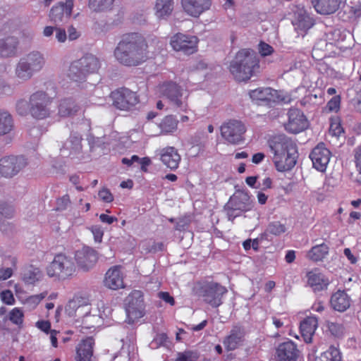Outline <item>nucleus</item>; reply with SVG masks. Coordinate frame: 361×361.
I'll use <instances>...</instances> for the list:
<instances>
[{"instance_id":"f257e3e1","label":"nucleus","mask_w":361,"mask_h":361,"mask_svg":"<svg viewBox=\"0 0 361 361\" xmlns=\"http://www.w3.org/2000/svg\"><path fill=\"white\" fill-rule=\"evenodd\" d=\"M118 62L123 66H137L149 59L145 38L136 32L124 35L114 52Z\"/></svg>"},{"instance_id":"f03ea898","label":"nucleus","mask_w":361,"mask_h":361,"mask_svg":"<svg viewBox=\"0 0 361 361\" xmlns=\"http://www.w3.org/2000/svg\"><path fill=\"white\" fill-rule=\"evenodd\" d=\"M268 145L273 153V162L278 171L291 170L295 165L298 158L296 145L283 134L271 136L268 140Z\"/></svg>"},{"instance_id":"7ed1b4c3","label":"nucleus","mask_w":361,"mask_h":361,"mask_svg":"<svg viewBox=\"0 0 361 361\" xmlns=\"http://www.w3.org/2000/svg\"><path fill=\"white\" fill-rule=\"evenodd\" d=\"M259 68V60L252 49H243L231 62L229 70L238 81H246Z\"/></svg>"},{"instance_id":"20e7f679","label":"nucleus","mask_w":361,"mask_h":361,"mask_svg":"<svg viewBox=\"0 0 361 361\" xmlns=\"http://www.w3.org/2000/svg\"><path fill=\"white\" fill-rule=\"evenodd\" d=\"M100 67V61L96 56L86 54L71 62L67 76L72 81L82 82L86 80L88 75L97 73Z\"/></svg>"},{"instance_id":"39448f33","label":"nucleus","mask_w":361,"mask_h":361,"mask_svg":"<svg viewBox=\"0 0 361 361\" xmlns=\"http://www.w3.org/2000/svg\"><path fill=\"white\" fill-rule=\"evenodd\" d=\"M195 294L212 307H218L222 304V298L227 293L226 286L213 281L198 282L195 288Z\"/></svg>"},{"instance_id":"423d86ee","label":"nucleus","mask_w":361,"mask_h":361,"mask_svg":"<svg viewBox=\"0 0 361 361\" xmlns=\"http://www.w3.org/2000/svg\"><path fill=\"white\" fill-rule=\"evenodd\" d=\"M75 271L76 267L73 259L62 253L56 255L46 268L47 276L59 281L71 278Z\"/></svg>"},{"instance_id":"0eeeda50","label":"nucleus","mask_w":361,"mask_h":361,"mask_svg":"<svg viewBox=\"0 0 361 361\" xmlns=\"http://www.w3.org/2000/svg\"><path fill=\"white\" fill-rule=\"evenodd\" d=\"M54 92V97L42 90L36 91L30 95L29 113L34 118L42 120L51 116L52 111L50 106L56 95V91Z\"/></svg>"},{"instance_id":"6e6552de","label":"nucleus","mask_w":361,"mask_h":361,"mask_svg":"<svg viewBox=\"0 0 361 361\" xmlns=\"http://www.w3.org/2000/svg\"><path fill=\"white\" fill-rule=\"evenodd\" d=\"M45 63L44 59L39 51H32L20 59L16 68V75L22 80L30 79L35 72L40 71Z\"/></svg>"},{"instance_id":"1a4fd4ad","label":"nucleus","mask_w":361,"mask_h":361,"mask_svg":"<svg viewBox=\"0 0 361 361\" xmlns=\"http://www.w3.org/2000/svg\"><path fill=\"white\" fill-rule=\"evenodd\" d=\"M249 96L255 104L259 106H271L275 103H290L289 95H283L281 91L271 87H258L250 90Z\"/></svg>"},{"instance_id":"9d476101","label":"nucleus","mask_w":361,"mask_h":361,"mask_svg":"<svg viewBox=\"0 0 361 361\" xmlns=\"http://www.w3.org/2000/svg\"><path fill=\"white\" fill-rule=\"evenodd\" d=\"M110 97L113 106L121 111H129L140 102L137 93L125 87L112 91Z\"/></svg>"},{"instance_id":"9b49d317","label":"nucleus","mask_w":361,"mask_h":361,"mask_svg":"<svg viewBox=\"0 0 361 361\" xmlns=\"http://www.w3.org/2000/svg\"><path fill=\"white\" fill-rule=\"evenodd\" d=\"M159 89L161 94L167 98L171 105L180 111H187L188 96H183V90L178 84L173 82H166L160 85Z\"/></svg>"},{"instance_id":"f8f14e48","label":"nucleus","mask_w":361,"mask_h":361,"mask_svg":"<svg viewBox=\"0 0 361 361\" xmlns=\"http://www.w3.org/2000/svg\"><path fill=\"white\" fill-rule=\"evenodd\" d=\"M252 208V202L246 193L238 194L231 197L225 206L228 219L231 221L240 216L242 212L250 211Z\"/></svg>"},{"instance_id":"ddd939ff","label":"nucleus","mask_w":361,"mask_h":361,"mask_svg":"<svg viewBox=\"0 0 361 361\" xmlns=\"http://www.w3.org/2000/svg\"><path fill=\"white\" fill-rule=\"evenodd\" d=\"M246 128L240 121L231 119L221 126V134L224 139L232 145H238L243 142Z\"/></svg>"},{"instance_id":"4468645a","label":"nucleus","mask_w":361,"mask_h":361,"mask_svg":"<svg viewBox=\"0 0 361 361\" xmlns=\"http://www.w3.org/2000/svg\"><path fill=\"white\" fill-rule=\"evenodd\" d=\"M74 259L80 269L84 271H88L97 263L99 259V253L96 250L91 247L83 246L75 251Z\"/></svg>"},{"instance_id":"2eb2a0df","label":"nucleus","mask_w":361,"mask_h":361,"mask_svg":"<svg viewBox=\"0 0 361 361\" xmlns=\"http://www.w3.org/2000/svg\"><path fill=\"white\" fill-rule=\"evenodd\" d=\"M198 39L195 36L176 33L171 37L170 44L176 51H182L185 54H192L197 50Z\"/></svg>"},{"instance_id":"dca6fc26","label":"nucleus","mask_w":361,"mask_h":361,"mask_svg":"<svg viewBox=\"0 0 361 361\" xmlns=\"http://www.w3.org/2000/svg\"><path fill=\"white\" fill-rule=\"evenodd\" d=\"M27 165L23 156H8L0 159V173L6 178L12 177Z\"/></svg>"},{"instance_id":"f3484780","label":"nucleus","mask_w":361,"mask_h":361,"mask_svg":"<svg viewBox=\"0 0 361 361\" xmlns=\"http://www.w3.org/2000/svg\"><path fill=\"white\" fill-rule=\"evenodd\" d=\"M288 121L285 129L291 133L297 134L307 128L309 122L303 112L298 109H290L288 113Z\"/></svg>"},{"instance_id":"a211bd4d","label":"nucleus","mask_w":361,"mask_h":361,"mask_svg":"<svg viewBox=\"0 0 361 361\" xmlns=\"http://www.w3.org/2000/svg\"><path fill=\"white\" fill-rule=\"evenodd\" d=\"M331 157V152L325 147L323 142L319 143L310 154L313 166L321 172L326 171Z\"/></svg>"},{"instance_id":"6ab92c4d","label":"nucleus","mask_w":361,"mask_h":361,"mask_svg":"<svg viewBox=\"0 0 361 361\" xmlns=\"http://www.w3.org/2000/svg\"><path fill=\"white\" fill-rule=\"evenodd\" d=\"M298 357L299 350L292 341L280 343L276 349L277 361H297Z\"/></svg>"},{"instance_id":"aec40b11","label":"nucleus","mask_w":361,"mask_h":361,"mask_svg":"<svg viewBox=\"0 0 361 361\" xmlns=\"http://www.w3.org/2000/svg\"><path fill=\"white\" fill-rule=\"evenodd\" d=\"M124 276L121 266H114L106 272L104 279V286L111 290L124 288Z\"/></svg>"},{"instance_id":"412c9836","label":"nucleus","mask_w":361,"mask_h":361,"mask_svg":"<svg viewBox=\"0 0 361 361\" xmlns=\"http://www.w3.org/2000/svg\"><path fill=\"white\" fill-rule=\"evenodd\" d=\"M307 282L314 292L326 290L330 281L318 268H314L306 274Z\"/></svg>"},{"instance_id":"4be33fe9","label":"nucleus","mask_w":361,"mask_h":361,"mask_svg":"<svg viewBox=\"0 0 361 361\" xmlns=\"http://www.w3.org/2000/svg\"><path fill=\"white\" fill-rule=\"evenodd\" d=\"M180 1L184 11L192 17H199L212 6V0H180Z\"/></svg>"},{"instance_id":"5701e85b","label":"nucleus","mask_w":361,"mask_h":361,"mask_svg":"<svg viewBox=\"0 0 361 361\" xmlns=\"http://www.w3.org/2000/svg\"><path fill=\"white\" fill-rule=\"evenodd\" d=\"M245 331L240 326H234L229 334L226 336L223 343L227 351H232L242 345L245 340Z\"/></svg>"},{"instance_id":"b1692460","label":"nucleus","mask_w":361,"mask_h":361,"mask_svg":"<svg viewBox=\"0 0 361 361\" xmlns=\"http://www.w3.org/2000/svg\"><path fill=\"white\" fill-rule=\"evenodd\" d=\"M73 8V0H66L65 3H59L53 6L49 13L51 21L54 23L62 22L64 18H68Z\"/></svg>"},{"instance_id":"393cba45","label":"nucleus","mask_w":361,"mask_h":361,"mask_svg":"<svg viewBox=\"0 0 361 361\" xmlns=\"http://www.w3.org/2000/svg\"><path fill=\"white\" fill-rule=\"evenodd\" d=\"M94 346V339L92 336L82 339L76 347L75 361H91Z\"/></svg>"},{"instance_id":"a878e982","label":"nucleus","mask_w":361,"mask_h":361,"mask_svg":"<svg viewBox=\"0 0 361 361\" xmlns=\"http://www.w3.org/2000/svg\"><path fill=\"white\" fill-rule=\"evenodd\" d=\"M160 159L164 165L171 170L178 169L180 161V155L174 147H166L160 150Z\"/></svg>"},{"instance_id":"bb28decb","label":"nucleus","mask_w":361,"mask_h":361,"mask_svg":"<svg viewBox=\"0 0 361 361\" xmlns=\"http://www.w3.org/2000/svg\"><path fill=\"white\" fill-rule=\"evenodd\" d=\"M318 326V320L316 317H307L304 319L300 325L301 335L306 343H311L312 336Z\"/></svg>"},{"instance_id":"cd10ccee","label":"nucleus","mask_w":361,"mask_h":361,"mask_svg":"<svg viewBox=\"0 0 361 361\" xmlns=\"http://www.w3.org/2000/svg\"><path fill=\"white\" fill-rule=\"evenodd\" d=\"M350 298L345 290H338L332 294L330 303L334 310L338 312H344L350 306Z\"/></svg>"},{"instance_id":"c85d7f7f","label":"nucleus","mask_w":361,"mask_h":361,"mask_svg":"<svg viewBox=\"0 0 361 361\" xmlns=\"http://www.w3.org/2000/svg\"><path fill=\"white\" fill-rule=\"evenodd\" d=\"M341 0H315L314 7L322 15L334 13L340 7Z\"/></svg>"},{"instance_id":"c756f323","label":"nucleus","mask_w":361,"mask_h":361,"mask_svg":"<svg viewBox=\"0 0 361 361\" xmlns=\"http://www.w3.org/2000/svg\"><path fill=\"white\" fill-rule=\"evenodd\" d=\"M174 0H155L154 13L158 18H166L173 12Z\"/></svg>"},{"instance_id":"7c9ffc66","label":"nucleus","mask_w":361,"mask_h":361,"mask_svg":"<svg viewBox=\"0 0 361 361\" xmlns=\"http://www.w3.org/2000/svg\"><path fill=\"white\" fill-rule=\"evenodd\" d=\"M78 110V105L71 98L63 99L59 102L58 113L60 116L68 117L73 116L75 114Z\"/></svg>"},{"instance_id":"2f4dec72","label":"nucleus","mask_w":361,"mask_h":361,"mask_svg":"<svg viewBox=\"0 0 361 361\" xmlns=\"http://www.w3.org/2000/svg\"><path fill=\"white\" fill-rule=\"evenodd\" d=\"M18 45L17 38L8 37L0 40V56L9 57L14 56Z\"/></svg>"},{"instance_id":"473e14b6","label":"nucleus","mask_w":361,"mask_h":361,"mask_svg":"<svg viewBox=\"0 0 361 361\" xmlns=\"http://www.w3.org/2000/svg\"><path fill=\"white\" fill-rule=\"evenodd\" d=\"M329 250V246L325 243H322L313 246L307 253V257L314 262L322 261L328 255Z\"/></svg>"},{"instance_id":"72a5a7b5","label":"nucleus","mask_w":361,"mask_h":361,"mask_svg":"<svg viewBox=\"0 0 361 361\" xmlns=\"http://www.w3.org/2000/svg\"><path fill=\"white\" fill-rule=\"evenodd\" d=\"M42 276L43 274L39 268L30 265L24 270L23 280L27 284H35L39 281Z\"/></svg>"},{"instance_id":"f704fd0d","label":"nucleus","mask_w":361,"mask_h":361,"mask_svg":"<svg viewBox=\"0 0 361 361\" xmlns=\"http://www.w3.org/2000/svg\"><path fill=\"white\" fill-rule=\"evenodd\" d=\"M13 126L11 115L6 111H0V135L9 133Z\"/></svg>"},{"instance_id":"c9c22d12","label":"nucleus","mask_w":361,"mask_h":361,"mask_svg":"<svg viewBox=\"0 0 361 361\" xmlns=\"http://www.w3.org/2000/svg\"><path fill=\"white\" fill-rule=\"evenodd\" d=\"M126 312L128 323L133 324L145 315V305L132 306L130 305H126Z\"/></svg>"},{"instance_id":"e433bc0d","label":"nucleus","mask_w":361,"mask_h":361,"mask_svg":"<svg viewBox=\"0 0 361 361\" xmlns=\"http://www.w3.org/2000/svg\"><path fill=\"white\" fill-rule=\"evenodd\" d=\"M315 361H342L341 354L338 348L331 345L328 350L317 357Z\"/></svg>"},{"instance_id":"4c0bfd02","label":"nucleus","mask_w":361,"mask_h":361,"mask_svg":"<svg viewBox=\"0 0 361 361\" xmlns=\"http://www.w3.org/2000/svg\"><path fill=\"white\" fill-rule=\"evenodd\" d=\"M314 25V19L305 13L298 15L295 24L296 29L302 32H307Z\"/></svg>"},{"instance_id":"58836bf2","label":"nucleus","mask_w":361,"mask_h":361,"mask_svg":"<svg viewBox=\"0 0 361 361\" xmlns=\"http://www.w3.org/2000/svg\"><path fill=\"white\" fill-rule=\"evenodd\" d=\"M178 121L173 116H166L161 121L159 128L164 133H171L177 129Z\"/></svg>"},{"instance_id":"ea45409f","label":"nucleus","mask_w":361,"mask_h":361,"mask_svg":"<svg viewBox=\"0 0 361 361\" xmlns=\"http://www.w3.org/2000/svg\"><path fill=\"white\" fill-rule=\"evenodd\" d=\"M345 12L348 14V18L357 19L361 16V1H350L345 6Z\"/></svg>"},{"instance_id":"a19ab883","label":"nucleus","mask_w":361,"mask_h":361,"mask_svg":"<svg viewBox=\"0 0 361 361\" xmlns=\"http://www.w3.org/2000/svg\"><path fill=\"white\" fill-rule=\"evenodd\" d=\"M114 0H89V7L94 11L111 10Z\"/></svg>"},{"instance_id":"79ce46f5","label":"nucleus","mask_w":361,"mask_h":361,"mask_svg":"<svg viewBox=\"0 0 361 361\" xmlns=\"http://www.w3.org/2000/svg\"><path fill=\"white\" fill-rule=\"evenodd\" d=\"M126 305L144 306L143 293L140 290H133L126 298Z\"/></svg>"},{"instance_id":"37998d69","label":"nucleus","mask_w":361,"mask_h":361,"mask_svg":"<svg viewBox=\"0 0 361 361\" xmlns=\"http://www.w3.org/2000/svg\"><path fill=\"white\" fill-rule=\"evenodd\" d=\"M326 326L327 330L334 337L341 338L345 334V327L342 324L328 321L326 322Z\"/></svg>"},{"instance_id":"c03bdc74","label":"nucleus","mask_w":361,"mask_h":361,"mask_svg":"<svg viewBox=\"0 0 361 361\" xmlns=\"http://www.w3.org/2000/svg\"><path fill=\"white\" fill-rule=\"evenodd\" d=\"M14 214L13 207L5 202H0V221L11 219Z\"/></svg>"},{"instance_id":"a18cd8bd","label":"nucleus","mask_w":361,"mask_h":361,"mask_svg":"<svg viewBox=\"0 0 361 361\" xmlns=\"http://www.w3.org/2000/svg\"><path fill=\"white\" fill-rule=\"evenodd\" d=\"M24 314L23 311L18 308H13L9 313V320L17 325H20L23 322Z\"/></svg>"},{"instance_id":"49530a36","label":"nucleus","mask_w":361,"mask_h":361,"mask_svg":"<svg viewBox=\"0 0 361 361\" xmlns=\"http://www.w3.org/2000/svg\"><path fill=\"white\" fill-rule=\"evenodd\" d=\"M87 310L85 311V314L84 315L82 321V324L83 326L86 329H92L94 328V321L97 319V315H92L90 312V307H86Z\"/></svg>"},{"instance_id":"de8ad7c7","label":"nucleus","mask_w":361,"mask_h":361,"mask_svg":"<svg viewBox=\"0 0 361 361\" xmlns=\"http://www.w3.org/2000/svg\"><path fill=\"white\" fill-rule=\"evenodd\" d=\"M268 231L273 235H279L286 232V226L279 221H274L269 224Z\"/></svg>"},{"instance_id":"09e8293b","label":"nucleus","mask_w":361,"mask_h":361,"mask_svg":"<svg viewBox=\"0 0 361 361\" xmlns=\"http://www.w3.org/2000/svg\"><path fill=\"white\" fill-rule=\"evenodd\" d=\"M93 235L95 243H101L104 236V230L99 225H93L89 228Z\"/></svg>"},{"instance_id":"8fccbe9b","label":"nucleus","mask_w":361,"mask_h":361,"mask_svg":"<svg viewBox=\"0 0 361 361\" xmlns=\"http://www.w3.org/2000/svg\"><path fill=\"white\" fill-rule=\"evenodd\" d=\"M71 204V200L68 195H64L56 200V211L66 210Z\"/></svg>"},{"instance_id":"3c124183","label":"nucleus","mask_w":361,"mask_h":361,"mask_svg":"<svg viewBox=\"0 0 361 361\" xmlns=\"http://www.w3.org/2000/svg\"><path fill=\"white\" fill-rule=\"evenodd\" d=\"M329 133L334 136L338 137L343 133L341 123L336 120H332L330 123Z\"/></svg>"},{"instance_id":"603ef678","label":"nucleus","mask_w":361,"mask_h":361,"mask_svg":"<svg viewBox=\"0 0 361 361\" xmlns=\"http://www.w3.org/2000/svg\"><path fill=\"white\" fill-rule=\"evenodd\" d=\"M341 97L334 96L327 103L326 107L329 111L337 112L340 109Z\"/></svg>"},{"instance_id":"864d4df0","label":"nucleus","mask_w":361,"mask_h":361,"mask_svg":"<svg viewBox=\"0 0 361 361\" xmlns=\"http://www.w3.org/2000/svg\"><path fill=\"white\" fill-rule=\"evenodd\" d=\"M30 109V102L24 99H20L16 103V111L19 115H27Z\"/></svg>"},{"instance_id":"5fc2aeb1","label":"nucleus","mask_w":361,"mask_h":361,"mask_svg":"<svg viewBox=\"0 0 361 361\" xmlns=\"http://www.w3.org/2000/svg\"><path fill=\"white\" fill-rule=\"evenodd\" d=\"M1 299L4 303L11 305L15 303V298L10 290H6L1 293Z\"/></svg>"},{"instance_id":"6e6d98bb","label":"nucleus","mask_w":361,"mask_h":361,"mask_svg":"<svg viewBox=\"0 0 361 361\" xmlns=\"http://www.w3.org/2000/svg\"><path fill=\"white\" fill-rule=\"evenodd\" d=\"M259 52L262 56H267L274 52V49L269 44L264 42H260L259 44Z\"/></svg>"},{"instance_id":"4d7b16f0","label":"nucleus","mask_w":361,"mask_h":361,"mask_svg":"<svg viewBox=\"0 0 361 361\" xmlns=\"http://www.w3.org/2000/svg\"><path fill=\"white\" fill-rule=\"evenodd\" d=\"M98 195L99 198L106 203H110L114 200V196L110 190L107 188H102L99 191Z\"/></svg>"},{"instance_id":"13d9d810","label":"nucleus","mask_w":361,"mask_h":361,"mask_svg":"<svg viewBox=\"0 0 361 361\" xmlns=\"http://www.w3.org/2000/svg\"><path fill=\"white\" fill-rule=\"evenodd\" d=\"M157 296L159 299L164 301L166 303L169 304L171 306L175 305V300L169 292L160 291L158 293Z\"/></svg>"},{"instance_id":"bf43d9fd","label":"nucleus","mask_w":361,"mask_h":361,"mask_svg":"<svg viewBox=\"0 0 361 361\" xmlns=\"http://www.w3.org/2000/svg\"><path fill=\"white\" fill-rule=\"evenodd\" d=\"M355 164L357 170L361 173V144L355 150Z\"/></svg>"},{"instance_id":"052dcab7","label":"nucleus","mask_w":361,"mask_h":361,"mask_svg":"<svg viewBox=\"0 0 361 361\" xmlns=\"http://www.w3.org/2000/svg\"><path fill=\"white\" fill-rule=\"evenodd\" d=\"M36 326L41 331H44L46 334H49V333H50V331H51V323L49 321H45V320L38 321L36 323Z\"/></svg>"},{"instance_id":"680f3d73","label":"nucleus","mask_w":361,"mask_h":361,"mask_svg":"<svg viewBox=\"0 0 361 361\" xmlns=\"http://www.w3.org/2000/svg\"><path fill=\"white\" fill-rule=\"evenodd\" d=\"M13 270L10 267H1L0 268V280H6L11 278L13 275Z\"/></svg>"},{"instance_id":"e2e57ef3","label":"nucleus","mask_w":361,"mask_h":361,"mask_svg":"<svg viewBox=\"0 0 361 361\" xmlns=\"http://www.w3.org/2000/svg\"><path fill=\"white\" fill-rule=\"evenodd\" d=\"M99 219L102 222L106 223L109 225L113 224L115 221H117V218L113 216H109L106 214H101L99 216Z\"/></svg>"},{"instance_id":"0e129e2a","label":"nucleus","mask_w":361,"mask_h":361,"mask_svg":"<svg viewBox=\"0 0 361 361\" xmlns=\"http://www.w3.org/2000/svg\"><path fill=\"white\" fill-rule=\"evenodd\" d=\"M56 38L59 42H64L66 40L67 35L64 29H56Z\"/></svg>"},{"instance_id":"69168bd1","label":"nucleus","mask_w":361,"mask_h":361,"mask_svg":"<svg viewBox=\"0 0 361 361\" xmlns=\"http://www.w3.org/2000/svg\"><path fill=\"white\" fill-rule=\"evenodd\" d=\"M189 225V222L184 219H180L175 226V230L182 231H184Z\"/></svg>"},{"instance_id":"338daca9","label":"nucleus","mask_w":361,"mask_h":361,"mask_svg":"<svg viewBox=\"0 0 361 361\" xmlns=\"http://www.w3.org/2000/svg\"><path fill=\"white\" fill-rule=\"evenodd\" d=\"M164 245L161 242L155 243L154 242L151 247L148 249L149 252H156L158 251H162L164 250Z\"/></svg>"},{"instance_id":"774afa93","label":"nucleus","mask_w":361,"mask_h":361,"mask_svg":"<svg viewBox=\"0 0 361 361\" xmlns=\"http://www.w3.org/2000/svg\"><path fill=\"white\" fill-rule=\"evenodd\" d=\"M68 38L70 40H75V39H78L80 36V33L73 26H71L70 27H68Z\"/></svg>"}]
</instances>
